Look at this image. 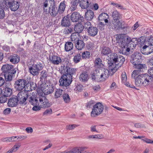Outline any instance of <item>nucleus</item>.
<instances>
[{"label": "nucleus", "instance_id": "obj_1", "mask_svg": "<svg viewBox=\"0 0 153 153\" xmlns=\"http://www.w3.org/2000/svg\"><path fill=\"white\" fill-rule=\"evenodd\" d=\"M71 67V64L68 62H63L59 70L61 74H63L59 81L60 86L67 87L71 84L72 76L76 71V69Z\"/></svg>", "mask_w": 153, "mask_h": 153}, {"label": "nucleus", "instance_id": "obj_2", "mask_svg": "<svg viewBox=\"0 0 153 153\" xmlns=\"http://www.w3.org/2000/svg\"><path fill=\"white\" fill-rule=\"evenodd\" d=\"M125 60V58L123 56L116 53H113L110 60H108V61L109 69L113 73H115L121 66Z\"/></svg>", "mask_w": 153, "mask_h": 153}, {"label": "nucleus", "instance_id": "obj_3", "mask_svg": "<svg viewBox=\"0 0 153 153\" xmlns=\"http://www.w3.org/2000/svg\"><path fill=\"white\" fill-rule=\"evenodd\" d=\"M152 80V76L146 73L139 75L136 78L135 83L137 86H143L146 87L149 85Z\"/></svg>", "mask_w": 153, "mask_h": 153}, {"label": "nucleus", "instance_id": "obj_4", "mask_svg": "<svg viewBox=\"0 0 153 153\" xmlns=\"http://www.w3.org/2000/svg\"><path fill=\"white\" fill-rule=\"evenodd\" d=\"M117 40L120 46H128L130 42V38L125 34H120L117 36Z\"/></svg>", "mask_w": 153, "mask_h": 153}, {"label": "nucleus", "instance_id": "obj_5", "mask_svg": "<svg viewBox=\"0 0 153 153\" xmlns=\"http://www.w3.org/2000/svg\"><path fill=\"white\" fill-rule=\"evenodd\" d=\"M104 107L101 103L99 102L94 105L91 112L92 117H95L100 114L102 112Z\"/></svg>", "mask_w": 153, "mask_h": 153}, {"label": "nucleus", "instance_id": "obj_6", "mask_svg": "<svg viewBox=\"0 0 153 153\" xmlns=\"http://www.w3.org/2000/svg\"><path fill=\"white\" fill-rule=\"evenodd\" d=\"M27 79H20L15 81L14 84V87L16 90L21 91L25 89L26 90Z\"/></svg>", "mask_w": 153, "mask_h": 153}, {"label": "nucleus", "instance_id": "obj_7", "mask_svg": "<svg viewBox=\"0 0 153 153\" xmlns=\"http://www.w3.org/2000/svg\"><path fill=\"white\" fill-rule=\"evenodd\" d=\"M30 93L26 90L21 91L17 94L16 97L19 101L22 103L26 104L25 102L27 100Z\"/></svg>", "mask_w": 153, "mask_h": 153}, {"label": "nucleus", "instance_id": "obj_8", "mask_svg": "<svg viewBox=\"0 0 153 153\" xmlns=\"http://www.w3.org/2000/svg\"><path fill=\"white\" fill-rule=\"evenodd\" d=\"M42 64L40 62L38 63L35 65H33L29 68L30 73L33 76H36L39 74V71L42 69Z\"/></svg>", "mask_w": 153, "mask_h": 153}, {"label": "nucleus", "instance_id": "obj_9", "mask_svg": "<svg viewBox=\"0 0 153 153\" xmlns=\"http://www.w3.org/2000/svg\"><path fill=\"white\" fill-rule=\"evenodd\" d=\"M3 72L5 74H15L16 73L17 69L14 68L13 65L6 64L4 65L1 68Z\"/></svg>", "mask_w": 153, "mask_h": 153}, {"label": "nucleus", "instance_id": "obj_10", "mask_svg": "<svg viewBox=\"0 0 153 153\" xmlns=\"http://www.w3.org/2000/svg\"><path fill=\"white\" fill-rule=\"evenodd\" d=\"M114 73H113L109 69H102V72L101 73V82L105 81L108 77L109 75H113Z\"/></svg>", "mask_w": 153, "mask_h": 153}, {"label": "nucleus", "instance_id": "obj_11", "mask_svg": "<svg viewBox=\"0 0 153 153\" xmlns=\"http://www.w3.org/2000/svg\"><path fill=\"white\" fill-rule=\"evenodd\" d=\"M14 74H5L4 75H1L2 77L4 79L5 84V86L10 87L11 86V83L10 82L13 80V75Z\"/></svg>", "mask_w": 153, "mask_h": 153}, {"label": "nucleus", "instance_id": "obj_12", "mask_svg": "<svg viewBox=\"0 0 153 153\" xmlns=\"http://www.w3.org/2000/svg\"><path fill=\"white\" fill-rule=\"evenodd\" d=\"M71 19L73 22H82L84 20L83 17L81 16L79 13L76 12H74L72 13L71 16Z\"/></svg>", "mask_w": 153, "mask_h": 153}, {"label": "nucleus", "instance_id": "obj_13", "mask_svg": "<svg viewBox=\"0 0 153 153\" xmlns=\"http://www.w3.org/2000/svg\"><path fill=\"white\" fill-rule=\"evenodd\" d=\"M39 99V106H40L41 108H45L49 107L50 104L48 100L46 98L43 96L40 97Z\"/></svg>", "mask_w": 153, "mask_h": 153}, {"label": "nucleus", "instance_id": "obj_14", "mask_svg": "<svg viewBox=\"0 0 153 153\" xmlns=\"http://www.w3.org/2000/svg\"><path fill=\"white\" fill-rule=\"evenodd\" d=\"M102 72V69H95L92 74L91 77L92 80L97 82H101V73Z\"/></svg>", "mask_w": 153, "mask_h": 153}, {"label": "nucleus", "instance_id": "obj_15", "mask_svg": "<svg viewBox=\"0 0 153 153\" xmlns=\"http://www.w3.org/2000/svg\"><path fill=\"white\" fill-rule=\"evenodd\" d=\"M54 0H46L44 3L43 9L46 13L50 12V7L53 5H54Z\"/></svg>", "mask_w": 153, "mask_h": 153}, {"label": "nucleus", "instance_id": "obj_16", "mask_svg": "<svg viewBox=\"0 0 153 153\" xmlns=\"http://www.w3.org/2000/svg\"><path fill=\"white\" fill-rule=\"evenodd\" d=\"M33 93H30V95H29L27 100L31 104L33 105H39V102H38V98L35 97Z\"/></svg>", "mask_w": 153, "mask_h": 153}, {"label": "nucleus", "instance_id": "obj_17", "mask_svg": "<svg viewBox=\"0 0 153 153\" xmlns=\"http://www.w3.org/2000/svg\"><path fill=\"white\" fill-rule=\"evenodd\" d=\"M79 6L82 8L86 9L89 7L91 8L92 4L89 0H81L79 1Z\"/></svg>", "mask_w": 153, "mask_h": 153}, {"label": "nucleus", "instance_id": "obj_18", "mask_svg": "<svg viewBox=\"0 0 153 153\" xmlns=\"http://www.w3.org/2000/svg\"><path fill=\"white\" fill-rule=\"evenodd\" d=\"M70 16L68 15L64 16L61 21V25L63 27H69L71 25Z\"/></svg>", "mask_w": 153, "mask_h": 153}, {"label": "nucleus", "instance_id": "obj_19", "mask_svg": "<svg viewBox=\"0 0 153 153\" xmlns=\"http://www.w3.org/2000/svg\"><path fill=\"white\" fill-rule=\"evenodd\" d=\"M19 100L16 96L10 98L8 101V104L9 107H14L17 106Z\"/></svg>", "mask_w": 153, "mask_h": 153}, {"label": "nucleus", "instance_id": "obj_20", "mask_svg": "<svg viewBox=\"0 0 153 153\" xmlns=\"http://www.w3.org/2000/svg\"><path fill=\"white\" fill-rule=\"evenodd\" d=\"M49 59L51 62L54 65H58L62 61L60 57L55 55L50 57Z\"/></svg>", "mask_w": 153, "mask_h": 153}, {"label": "nucleus", "instance_id": "obj_21", "mask_svg": "<svg viewBox=\"0 0 153 153\" xmlns=\"http://www.w3.org/2000/svg\"><path fill=\"white\" fill-rule=\"evenodd\" d=\"M8 59L10 60V62L15 64L18 63L20 60L19 56L16 54L10 55Z\"/></svg>", "mask_w": 153, "mask_h": 153}, {"label": "nucleus", "instance_id": "obj_22", "mask_svg": "<svg viewBox=\"0 0 153 153\" xmlns=\"http://www.w3.org/2000/svg\"><path fill=\"white\" fill-rule=\"evenodd\" d=\"M83 23H85L84 21L82 22H79L78 23L75 25L74 30L76 33L77 34L80 33L84 29L83 25Z\"/></svg>", "mask_w": 153, "mask_h": 153}, {"label": "nucleus", "instance_id": "obj_23", "mask_svg": "<svg viewBox=\"0 0 153 153\" xmlns=\"http://www.w3.org/2000/svg\"><path fill=\"white\" fill-rule=\"evenodd\" d=\"M89 36H96L98 32L97 28L95 27L92 26L89 28L88 29L86 30Z\"/></svg>", "mask_w": 153, "mask_h": 153}, {"label": "nucleus", "instance_id": "obj_24", "mask_svg": "<svg viewBox=\"0 0 153 153\" xmlns=\"http://www.w3.org/2000/svg\"><path fill=\"white\" fill-rule=\"evenodd\" d=\"M8 5L12 11H15L19 8V3L17 1H14L13 2H11V3H10Z\"/></svg>", "mask_w": 153, "mask_h": 153}, {"label": "nucleus", "instance_id": "obj_25", "mask_svg": "<svg viewBox=\"0 0 153 153\" xmlns=\"http://www.w3.org/2000/svg\"><path fill=\"white\" fill-rule=\"evenodd\" d=\"M27 85L26 86V90L30 92V91L35 90L36 88V84L33 82H30L27 79Z\"/></svg>", "mask_w": 153, "mask_h": 153}, {"label": "nucleus", "instance_id": "obj_26", "mask_svg": "<svg viewBox=\"0 0 153 153\" xmlns=\"http://www.w3.org/2000/svg\"><path fill=\"white\" fill-rule=\"evenodd\" d=\"M120 48L119 51V52L120 53H122L126 55H127L129 54V52L130 49L129 47L127 46H120Z\"/></svg>", "mask_w": 153, "mask_h": 153}, {"label": "nucleus", "instance_id": "obj_27", "mask_svg": "<svg viewBox=\"0 0 153 153\" xmlns=\"http://www.w3.org/2000/svg\"><path fill=\"white\" fill-rule=\"evenodd\" d=\"M94 16V13L91 10H88L85 14V19L89 21L92 20Z\"/></svg>", "mask_w": 153, "mask_h": 153}, {"label": "nucleus", "instance_id": "obj_28", "mask_svg": "<svg viewBox=\"0 0 153 153\" xmlns=\"http://www.w3.org/2000/svg\"><path fill=\"white\" fill-rule=\"evenodd\" d=\"M79 79L80 81L85 82L88 81L89 79L88 74L87 72H83L79 75Z\"/></svg>", "mask_w": 153, "mask_h": 153}, {"label": "nucleus", "instance_id": "obj_29", "mask_svg": "<svg viewBox=\"0 0 153 153\" xmlns=\"http://www.w3.org/2000/svg\"><path fill=\"white\" fill-rule=\"evenodd\" d=\"M96 69H103L104 65L102 63V60L100 58H97L95 61Z\"/></svg>", "mask_w": 153, "mask_h": 153}, {"label": "nucleus", "instance_id": "obj_30", "mask_svg": "<svg viewBox=\"0 0 153 153\" xmlns=\"http://www.w3.org/2000/svg\"><path fill=\"white\" fill-rule=\"evenodd\" d=\"M51 11L48 12L50 13V15L52 16H56L58 13L59 11V9L57 7L55 6L54 5H53L51 7Z\"/></svg>", "mask_w": 153, "mask_h": 153}, {"label": "nucleus", "instance_id": "obj_31", "mask_svg": "<svg viewBox=\"0 0 153 153\" xmlns=\"http://www.w3.org/2000/svg\"><path fill=\"white\" fill-rule=\"evenodd\" d=\"M5 87V88L3 90V95L6 97L10 96L12 93V89L10 88L11 87Z\"/></svg>", "mask_w": 153, "mask_h": 153}, {"label": "nucleus", "instance_id": "obj_32", "mask_svg": "<svg viewBox=\"0 0 153 153\" xmlns=\"http://www.w3.org/2000/svg\"><path fill=\"white\" fill-rule=\"evenodd\" d=\"M146 42H147V44H149V46L150 45V46L149 48L150 51L146 53H145L146 54L148 55L153 52V37H151Z\"/></svg>", "mask_w": 153, "mask_h": 153}, {"label": "nucleus", "instance_id": "obj_33", "mask_svg": "<svg viewBox=\"0 0 153 153\" xmlns=\"http://www.w3.org/2000/svg\"><path fill=\"white\" fill-rule=\"evenodd\" d=\"M85 44L83 41L79 40L75 43V47L78 50H81L85 47Z\"/></svg>", "mask_w": 153, "mask_h": 153}, {"label": "nucleus", "instance_id": "obj_34", "mask_svg": "<svg viewBox=\"0 0 153 153\" xmlns=\"http://www.w3.org/2000/svg\"><path fill=\"white\" fill-rule=\"evenodd\" d=\"M109 17L108 16L106 13H102L100 14L99 16V20L100 21H104L105 23L108 22V20L107 19Z\"/></svg>", "mask_w": 153, "mask_h": 153}, {"label": "nucleus", "instance_id": "obj_35", "mask_svg": "<svg viewBox=\"0 0 153 153\" xmlns=\"http://www.w3.org/2000/svg\"><path fill=\"white\" fill-rule=\"evenodd\" d=\"M73 48V43L71 42H67L65 46V50L67 52H68L72 50Z\"/></svg>", "mask_w": 153, "mask_h": 153}, {"label": "nucleus", "instance_id": "obj_36", "mask_svg": "<svg viewBox=\"0 0 153 153\" xmlns=\"http://www.w3.org/2000/svg\"><path fill=\"white\" fill-rule=\"evenodd\" d=\"M112 17L114 20H120V19L121 18V15L117 11H114L112 13Z\"/></svg>", "mask_w": 153, "mask_h": 153}, {"label": "nucleus", "instance_id": "obj_37", "mask_svg": "<svg viewBox=\"0 0 153 153\" xmlns=\"http://www.w3.org/2000/svg\"><path fill=\"white\" fill-rule=\"evenodd\" d=\"M78 34L76 33H72L71 36V39L72 42L74 43H76L80 39H79V35Z\"/></svg>", "mask_w": 153, "mask_h": 153}, {"label": "nucleus", "instance_id": "obj_38", "mask_svg": "<svg viewBox=\"0 0 153 153\" xmlns=\"http://www.w3.org/2000/svg\"><path fill=\"white\" fill-rule=\"evenodd\" d=\"M136 69H138V71H143L145 69L146 67V65L144 64H140L138 63L134 67Z\"/></svg>", "mask_w": 153, "mask_h": 153}, {"label": "nucleus", "instance_id": "obj_39", "mask_svg": "<svg viewBox=\"0 0 153 153\" xmlns=\"http://www.w3.org/2000/svg\"><path fill=\"white\" fill-rule=\"evenodd\" d=\"M79 1V0H75L71 3V5L70 7L71 11H74L76 10Z\"/></svg>", "mask_w": 153, "mask_h": 153}, {"label": "nucleus", "instance_id": "obj_40", "mask_svg": "<svg viewBox=\"0 0 153 153\" xmlns=\"http://www.w3.org/2000/svg\"><path fill=\"white\" fill-rule=\"evenodd\" d=\"M63 91L60 89H57L54 95L55 99H57L60 97L63 94Z\"/></svg>", "mask_w": 153, "mask_h": 153}, {"label": "nucleus", "instance_id": "obj_41", "mask_svg": "<svg viewBox=\"0 0 153 153\" xmlns=\"http://www.w3.org/2000/svg\"><path fill=\"white\" fill-rule=\"evenodd\" d=\"M111 53V50L109 48L104 47L103 48L101 54L103 55H107Z\"/></svg>", "mask_w": 153, "mask_h": 153}, {"label": "nucleus", "instance_id": "obj_42", "mask_svg": "<svg viewBox=\"0 0 153 153\" xmlns=\"http://www.w3.org/2000/svg\"><path fill=\"white\" fill-rule=\"evenodd\" d=\"M132 58L137 59V60L140 61V59H141V54L140 53H135L133 54H132L131 56Z\"/></svg>", "mask_w": 153, "mask_h": 153}, {"label": "nucleus", "instance_id": "obj_43", "mask_svg": "<svg viewBox=\"0 0 153 153\" xmlns=\"http://www.w3.org/2000/svg\"><path fill=\"white\" fill-rule=\"evenodd\" d=\"M114 24L115 25V26L116 28V30L118 29L119 28L121 27L122 24L120 22V20H112Z\"/></svg>", "mask_w": 153, "mask_h": 153}, {"label": "nucleus", "instance_id": "obj_44", "mask_svg": "<svg viewBox=\"0 0 153 153\" xmlns=\"http://www.w3.org/2000/svg\"><path fill=\"white\" fill-rule=\"evenodd\" d=\"M81 55L80 53H78L74 56L73 61L75 63H77L80 62L81 59Z\"/></svg>", "mask_w": 153, "mask_h": 153}, {"label": "nucleus", "instance_id": "obj_45", "mask_svg": "<svg viewBox=\"0 0 153 153\" xmlns=\"http://www.w3.org/2000/svg\"><path fill=\"white\" fill-rule=\"evenodd\" d=\"M62 97L65 103H68L70 100L69 95L67 94H64L62 95Z\"/></svg>", "mask_w": 153, "mask_h": 153}, {"label": "nucleus", "instance_id": "obj_46", "mask_svg": "<svg viewBox=\"0 0 153 153\" xmlns=\"http://www.w3.org/2000/svg\"><path fill=\"white\" fill-rule=\"evenodd\" d=\"M107 25L108 26V29L110 30H116V28L115 26V25L114 24L113 20L110 21Z\"/></svg>", "mask_w": 153, "mask_h": 153}, {"label": "nucleus", "instance_id": "obj_47", "mask_svg": "<svg viewBox=\"0 0 153 153\" xmlns=\"http://www.w3.org/2000/svg\"><path fill=\"white\" fill-rule=\"evenodd\" d=\"M139 74L140 73L139 71L137 70H134L131 74L132 78L135 79V81L136 78L138 76L140 75Z\"/></svg>", "mask_w": 153, "mask_h": 153}, {"label": "nucleus", "instance_id": "obj_48", "mask_svg": "<svg viewBox=\"0 0 153 153\" xmlns=\"http://www.w3.org/2000/svg\"><path fill=\"white\" fill-rule=\"evenodd\" d=\"M65 7V1H64L60 3L59 7V10L62 12L64 11Z\"/></svg>", "mask_w": 153, "mask_h": 153}, {"label": "nucleus", "instance_id": "obj_49", "mask_svg": "<svg viewBox=\"0 0 153 153\" xmlns=\"http://www.w3.org/2000/svg\"><path fill=\"white\" fill-rule=\"evenodd\" d=\"M4 5L0 4V19H2L4 18L5 16V13L3 9Z\"/></svg>", "mask_w": 153, "mask_h": 153}, {"label": "nucleus", "instance_id": "obj_50", "mask_svg": "<svg viewBox=\"0 0 153 153\" xmlns=\"http://www.w3.org/2000/svg\"><path fill=\"white\" fill-rule=\"evenodd\" d=\"M40 77L41 79H45L47 78L48 76L47 72L45 70L42 71L41 73Z\"/></svg>", "mask_w": 153, "mask_h": 153}, {"label": "nucleus", "instance_id": "obj_51", "mask_svg": "<svg viewBox=\"0 0 153 153\" xmlns=\"http://www.w3.org/2000/svg\"><path fill=\"white\" fill-rule=\"evenodd\" d=\"M68 27H66L64 30V32L66 34H69L73 32L72 28Z\"/></svg>", "mask_w": 153, "mask_h": 153}, {"label": "nucleus", "instance_id": "obj_52", "mask_svg": "<svg viewBox=\"0 0 153 153\" xmlns=\"http://www.w3.org/2000/svg\"><path fill=\"white\" fill-rule=\"evenodd\" d=\"M90 56V53L89 51H85L83 52L82 54V57L83 59L86 58H88Z\"/></svg>", "mask_w": 153, "mask_h": 153}, {"label": "nucleus", "instance_id": "obj_53", "mask_svg": "<svg viewBox=\"0 0 153 153\" xmlns=\"http://www.w3.org/2000/svg\"><path fill=\"white\" fill-rule=\"evenodd\" d=\"M78 126L76 124H72L71 125H68L66 126V128L67 130H72L74 129L75 128Z\"/></svg>", "mask_w": 153, "mask_h": 153}, {"label": "nucleus", "instance_id": "obj_54", "mask_svg": "<svg viewBox=\"0 0 153 153\" xmlns=\"http://www.w3.org/2000/svg\"><path fill=\"white\" fill-rule=\"evenodd\" d=\"M84 23V25L83 26V28L84 27L85 29H87V30L89 28L92 26L91 25V23L89 22H85Z\"/></svg>", "mask_w": 153, "mask_h": 153}, {"label": "nucleus", "instance_id": "obj_55", "mask_svg": "<svg viewBox=\"0 0 153 153\" xmlns=\"http://www.w3.org/2000/svg\"><path fill=\"white\" fill-rule=\"evenodd\" d=\"M140 61L137 60V59H135L132 58V59L131 60L130 62L134 65V67L135 66H136L137 64H138Z\"/></svg>", "mask_w": 153, "mask_h": 153}, {"label": "nucleus", "instance_id": "obj_56", "mask_svg": "<svg viewBox=\"0 0 153 153\" xmlns=\"http://www.w3.org/2000/svg\"><path fill=\"white\" fill-rule=\"evenodd\" d=\"M95 103V102L94 101L91 100L89 102H88V103L86 104V106L87 108H90L93 106H94V105Z\"/></svg>", "mask_w": 153, "mask_h": 153}, {"label": "nucleus", "instance_id": "obj_57", "mask_svg": "<svg viewBox=\"0 0 153 153\" xmlns=\"http://www.w3.org/2000/svg\"><path fill=\"white\" fill-rule=\"evenodd\" d=\"M122 81L124 83L127 80V76L125 72H123L122 74Z\"/></svg>", "mask_w": 153, "mask_h": 153}, {"label": "nucleus", "instance_id": "obj_58", "mask_svg": "<svg viewBox=\"0 0 153 153\" xmlns=\"http://www.w3.org/2000/svg\"><path fill=\"white\" fill-rule=\"evenodd\" d=\"M52 113V110L51 108L46 109L43 113L44 115H47L48 114H51Z\"/></svg>", "mask_w": 153, "mask_h": 153}, {"label": "nucleus", "instance_id": "obj_59", "mask_svg": "<svg viewBox=\"0 0 153 153\" xmlns=\"http://www.w3.org/2000/svg\"><path fill=\"white\" fill-rule=\"evenodd\" d=\"M139 42H140L141 44H144L146 41V38L145 36H142L139 39Z\"/></svg>", "mask_w": 153, "mask_h": 153}, {"label": "nucleus", "instance_id": "obj_60", "mask_svg": "<svg viewBox=\"0 0 153 153\" xmlns=\"http://www.w3.org/2000/svg\"><path fill=\"white\" fill-rule=\"evenodd\" d=\"M7 100L6 97L3 95V96L0 97V103H4Z\"/></svg>", "mask_w": 153, "mask_h": 153}, {"label": "nucleus", "instance_id": "obj_61", "mask_svg": "<svg viewBox=\"0 0 153 153\" xmlns=\"http://www.w3.org/2000/svg\"><path fill=\"white\" fill-rule=\"evenodd\" d=\"M86 149L85 148H79V151L80 153H92L85 151Z\"/></svg>", "mask_w": 153, "mask_h": 153}, {"label": "nucleus", "instance_id": "obj_62", "mask_svg": "<svg viewBox=\"0 0 153 153\" xmlns=\"http://www.w3.org/2000/svg\"><path fill=\"white\" fill-rule=\"evenodd\" d=\"M98 26L99 27V28L101 30H103L104 28V24L103 23H102L101 22H100L98 24Z\"/></svg>", "mask_w": 153, "mask_h": 153}, {"label": "nucleus", "instance_id": "obj_63", "mask_svg": "<svg viewBox=\"0 0 153 153\" xmlns=\"http://www.w3.org/2000/svg\"><path fill=\"white\" fill-rule=\"evenodd\" d=\"M142 140L146 142L147 143H153V141H152V140L149 139L145 138L143 139H142Z\"/></svg>", "mask_w": 153, "mask_h": 153}, {"label": "nucleus", "instance_id": "obj_64", "mask_svg": "<svg viewBox=\"0 0 153 153\" xmlns=\"http://www.w3.org/2000/svg\"><path fill=\"white\" fill-rule=\"evenodd\" d=\"M147 63L149 65L153 66V56L149 59Z\"/></svg>", "mask_w": 153, "mask_h": 153}]
</instances>
